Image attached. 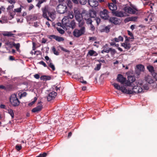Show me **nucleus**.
Returning <instances> with one entry per match:
<instances>
[{
	"label": "nucleus",
	"instance_id": "obj_1",
	"mask_svg": "<svg viewBox=\"0 0 157 157\" xmlns=\"http://www.w3.org/2000/svg\"><path fill=\"white\" fill-rule=\"evenodd\" d=\"M143 90V89L141 87L138 86H134L132 88V90L127 89L126 94H137L141 92Z\"/></svg>",
	"mask_w": 157,
	"mask_h": 157
},
{
	"label": "nucleus",
	"instance_id": "obj_2",
	"mask_svg": "<svg viewBox=\"0 0 157 157\" xmlns=\"http://www.w3.org/2000/svg\"><path fill=\"white\" fill-rule=\"evenodd\" d=\"M85 32V27L81 28L79 29H75L73 32V35L75 37H78Z\"/></svg>",
	"mask_w": 157,
	"mask_h": 157
},
{
	"label": "nucleus",
	"instance_id": "obj_3",
	"mask_svg": "<svg viewBox=\"0 0 157 157\" xmlns=\"http://www.w3.org/2000/svg\"><path fill=\"white\" fill-rule=\"evenodd\" d=\"M10 101L11 104L14 107L18 106L20 104V101L19 100L17 96L15 94H12L10 98Z\"/></svg>",
	"mask_w": 157,
	"mask_h": 157
},
{
	"label": "nucleus",
	"instance_id": "obj_4",
	"mask_svg": "<svg viewBox=\"0 0 157 157\" xmlns=\"http://www.w3.org/2000/svg\"><path fill=\"white\" fill-rule=\"evenodd\" d=\"M67 7L66 5L59 4L57 8V11L59 13H64L67 11Z\"/></svg>",
	"mask_w": 157,
	"mask_h": 157
},
{
	"label": "nucleus",
	"instance_id": "obj_5",
	"mask_svg": "<svg viewBox=\"0 0 157 157\" xmlns=\"http://www.w3.org/2000/svg\"><path fill=\"white\" fill-rule=\"evenodd\" d=\"M82 17L86 21V23L87 24L88 23H91L92 21L91 19L90 15L89 13H84L82 15Z\"/></svg>",
	"mask_w": 157,
	"mask_h": 157
},
{
	"label": "nucleus",
	"instance_id": "obj_6",
	"mask_svg": "<svg viewBox=\"0 0 157 157\" xmlns=\"http://www.w3.org/2000/svg\"><path fill=\"white\" fill-rule=\"evenodd\" d=\"M42 102L41 101L39 102L37 104L36 107L33 108L32 110V112L33 113H38L43 108V105H42Z\"/></svg>",
	"mask_w": 157,
	"mask_h": 157
},
{
	"label": "nucleus",
	"instance_id": "obj_7",
	"mask_svg": "<svg viewBox=\"0 0 157 157\" xmlns=\"http://www.w3.org/2000/svg\"><path fill=\"white\" fill-rule=\"evenodd\" d=\"M108 10L104 9L102 11H100V16L101 17L105 20L108 19L109 16L108 15Z\"/></svg>",
	"mask_w": 157,
	"mask_h": 157
},
{
	"label": "nucleus",
	"instance_id": "obj_8",
	"mask_svg": "<svg viewBox=\"0 0 157 157\" xmlns=\"http://www.w3.org/2000/svg\"><path fill=\"white\" fill-rule=\"evenodd\" d=\"M136 80L135 77L133 76L130 75L128 76V80L125 82L126 86H132V83L133 82Z\"/></svg>",
	"mask_w": 157,
	"mask_h": 157
},
{
	"label": "nucleus",
	"instance_id": "obj_9",
	"mask_svg": "<svg viewBox=\"0 0 157 157\" xmlns=\"http://www.w3.org/2000/svg\"><path fill=\"white\" fill-rule=\"evenodd\" d=\"M113 85L115 88L117 90H121L123 93L126 94L127 91V89L124 86H120L118 84L114 83L113 84Z\"/></svg>",
	"mask_w": 157,
	"mask_h": 157
},
{
	"label": "nucleus",
	"instance_id": "obj_10",
	"mask_svg": "<svg viewBox=\"0 0 157 157\" xmlns=\"http://www.w3.org/2000/svg\"><path fill=\"white\" fill-rule=\"evenodd\" d=\"M108 20L110 22L113 23L115 25L119 24L121 22L120 19L115 17H110L109 19H108Z\"/></svg>",
	"mask_w": 157,
	"mask_h": 157
},
{
	"label": "nucleus",
	"instance_id": "obj_11",
	"mask_svg": "<svg viewBox=\"0 0 157 157\" xmlns=\"http://www.w3.org/2000/svg\"><path fill=\"white\" fill-rule=\"evenodd\" d=\"M117 81L120 82L121 84H124L126 82V78L124 77L123 75L121 74H118L117 78Z\"/></svg>",
	"mask_w": 157,
	"mask_h": 157
},
{
	"label": "nucleus",
	"instance_id": "obj_12",
	"mask_svg": "<svg viewBox=\"0 0 157 157\" xmlns=\"http://www.w3.org/2000/svg\"><path fill=\"white\" fill-rule=\"evenodd\" d=\"M74 14L76 19L79 21L81 20V16L82 15L80 13V12L77 8H75L74 9Z\"/></svg>",
	"mask_w": 157,
	"mask_h": 157
},
{
	"label": "nucleus",
	"instance_id": "obj_13",
	"mask_svg": "<svg viewBox=\"0 0 157 157\" xmlns=\"http://www.w3.org/2000/svg\"><path fill=\"white\" fill-rule=\"evenodd\" d=\"M48 38L51 39H54L58 42L63 41L64 40V39L63 37L54 35H51L49 36Z\"/></svg>",
	"mask_w": 157,
	"mask_h": 157
},
{
	"label": "nucleus",
	"instance_id": "obj_14",
	"mask_svg": "<svg viewBox=\"0 0 157 157\" xmlns=\"http://www.w3.org/2000/svg\"><path fill=\"white\" fill-rule=\"evenodd\" d=\"M57 93L55 91H52L49 93L47 97V100L50 101L55 98L57 95Z\"/></svg>",
	"mask_w": 157,
	"mask_h": 157
},
{
	"label": "nucleus",
	"instance_id": "obj_15",
	"mask_svg": "<svg viewBox=\"0 0 157 157\" xmlns=\"http://www.w3.org/2000/svg\"><path fill=\"white\" fill-rule=\"evenodd\" d=\"M88 3L89 5L92 7H95L98 5V2L97 0H88Z\"/></svg>",
	"mask_w": 157,
	"mask_h": 157
},
{
	"label": "nucleus",
	"instance_id": "obj_16",
	"mask_svg": "<svg viewBox=\"0 0 157 157\" xmlns=\"http://www.w3.org/2000/svg\"><path fill=\"white\" fill-rule=\"evenodd\" d=\"M108 6L109 9L111 10L112 12L115 11L117 9V7L116 4L114 3H108Z\"/></svg>",
	"mask_w": 157,
	"mask_h": 157
},
{
	"label": "nucleus",
	"instance_id": "obj_17",
	"mask_svg": "<svg viewBox=\"0 0 157 157\" xmlns=\"http://www.w3.org/2000/svg\"><path fill=\"white\" fill-rule=\"evenodd\" d=\"M121 45L127 50H129L131 48V44L129 42H124L121 44Z\"/></svg>",
	"mask_w": 157,
	"mask_h": 157
},
{
	"label": "nucleus",
	"instance_id": "obj_18",
	"mask_svg": "<svg viewBox=\"0 0 157 157\" xmlns=\"http://www.w3.org/2000/svg\"><path fill=\"white\" fill-rule=\"evenodd\" d=\"M110 29V26L108 25L102 28H101L100 30L101 32H105L106 33H108L109 32Z\"/></svg>",
	"mask_w": 157,
	"mask_h": 157
},
{
	"label": "nucleus",
	"instance_id": "obj_19",
	"mask_svg": "<svg viewBox=\"0 0 157 157\" xmlns=\"http://www.w3.org/2000/svg\"><path fill=\"white\" fill-rule=\"evenodd\" d=\"M112 13L113 15H115L118 17H123L124 16L123 13L121 11H116L112 12Z\"/></svg>",
	"mask_w": 157,
	"mask_h": 157
},
{
	"label": "nucleus",
	"instance_id": "obj_20",
	"mask_svg": "<svg viewBox=\"0 0 157 157\" xmlns=\"http://www.w3.org/2000/svg\"><path fill=\"white\" fill-rule=\"evenodd\" d=\"M136 11H138L136 8H133V9L130 7H128L126 10V11H127L128 13L130 14H134L136 13Z\"/></svg>",
	"mask_w": 157,
	"mask_h": 157
},
{
	"label": "nucleus",
	"instance_id": "obj_21",
	"mask_svg": "<svg viewBox=\"0 0 157 157\" xmlns=\"http://www.w3.org/2000/svg\"><path fill=\"white\" fill-rule=\"evenodd\" d=\"M43 17L46 18L48 20L51 21V20L49 19L48 17L47 16V9L46 8H45L43 10Z\"/></svg>",
	"mask_w": 157,
	"mask_h": 157
},
{
	"label": "nucleus",
	"instance_id": "obj_22",
	"mask_svg": "<svg viewBox=\"0 0 157 157\" xmlns=\"http://www.w3.org/2000/svg\"><path fill=\"white\" fill-rule=\"evenodd\" d=\"M89 55L90 56H96L98 55V53L93 50H90L87 53V55Z\"/></svg>",
	"mask_w": 157,
	"mask_h": 157
},
{
	"label": "nucleus",
	"instance_id": "obj_23",
	"mask_svg": "<svg viewBox=\"0 0 157 157\" xmlns=\"http://www.w3.org/2000/svg\"><path fill=\"white\" fill-rule=\"evenodd\" d=\"M51 79V77L48 75H43L41 76L40 77L41 80H45L46 81L50 80Z\"/></svg>",
	"mask_w": 157,
	"mask_h": 157
},
{
	"label": "nucleus",
	"instance_id": "obj_24",
	"mask_svg": "<svg viewBox=\"0 0 157 157\" xmlns=\"http://www.w3.org/2000/svg\"><path fill=\"white\" fill-rule=\"evenodd\" d=\"M145 80L149 84L153 82V80L150 76H147L146 77H145Z\"/></svg>",
	"mask_w": 157,
	"mask_h": 157
},
{
	"label": "nucleus",
	"instance_id": "obj_25",
	"mask_svg": "<svg viewBox=\"0 0 157 157\" xmlns=\"http://www.w3.org/2000/svg\"><path fill=\"white\" fill-rule=\"evenodd\" d=\"M137 69L141 71H144V70L145 68L144 66L142 64L137 65L136 66Z\"/></svg>",
	"mask_w": 157,
	"mask_h": 157
},
{
	"label": "nucleus",
	"instance_id": "obj_26",
	"mask_svg": "<svg viewBox=\"0 0 157 157\" xmlns=\"http://www.w3.org/2000/svg\"><path fill=\"white\" fill-rule=\"evenodd\" d=\"M2 35L4 36L10 37L13 36L14 35V34L12 33L11 32H6L5 33H3Z\"/></svg>",
	"mask_w": 157,
	"mask_h": 157
},
{
	"label": "nucleus",
	"instance_id": "obj_27",
	"mask_svg": "<svg viewBox=\"0 0 157 157\" xmlns=\"http://www.w3.org/2000/svg\"><path fill=\"white\" fill-rule=\"evenodd\" d=\"M74 17V14L72 11H69L68 13V14L66 17L67 19H72Z\"/></svg>",
	"mask_w": 157,
	"mask_h": 157
},
{
	"label": "nucleus",
	"instance_id": "obj_28",
	"mask_svg": "<svg viewBox=\"0 0 157 157\" xmlns=\"http://www.w3.org/2000/svg\"><path fill=\"white\" fill-rule=\"evenodd\" d=\"M147 69L149 71L151 72V73L154 72V67L151 65H149L147 67Z\"/></svg>",
	"mask_w": 157,
	"mask_h": 157
},
{
	"label": "nucleus",
	"instance_id": "obj_29",
	"mask_svg": "<svg viewBox=\"0 0 157 157\" xmlns=\"http://www.w3.org/2000/svg\"><path fill=\"white\" fill-rule=\"evenodd\" d=\"M6 45H7L10 48H12L13 45V42L12 43L11 42L8 41L5 43Z\"/></svg>",
	"mask_w": 157,
	"mask_h": 157
},
{
	"label": "nucleus",
	"instance_id": "obj_30",
	"mask_svg": "<svg viewBox=\"0 0 157 157\" xmlns=\"http://www.w3.org/2000/svg\"><path fill=\"white\" fill-rule=\"evenodd\" d=\"M8 113L11 116L12 119H13L14 118V114L13 113V110L11 109L8 110Z\"/></svg>",
	"mask_w": 157,
	"mask_h": 157
},
{
	"label": "nucleus",
	"instance_id": "obj_31",
	"mask_svg": "<svg viewBox=\"0 0 157 157\" xmlns=\"http://www.w3.org/2000/svg\"><path fill=\"white\" fill-rule=\"evenodd\" d=\"M70 27H71L73 29L75 27V23L74 20L72 21L70 24Z\"/></svg>",
	"mask_w": 157,
	"mask_h": 157
},
{
	"label": "nucleus",
	"instance_id": "obj_32",
	"mask_svg": "<svg viewBox=\"0 0 157 157\" xmlns=\"http://www.w3.org/2000/svg\"><path fill=\"white\" fill-rule=\"evenodd\" d=\"M138 17H130L128 18L127 19H129L128 21H136Z\"/></svg>",
	"mask_w": 157,
	"mask_h": 157
},
{
	"label": "nucleus",
	"instance_id": "obj_33",
	"mask_svg": "<svg viewBox=\"0 0 157 157\" xmlns=\"http://www.w3.org/2000/svg\"><path fill=\"white\" fill-rule=\"evenodd\" d=\"M90 14L91 17L92 18L95 17L96 16V13L95 11H92L90 13Z\"/></svg>",
	"mask_w": 157,
	"mask_h": 157
},
{
	"label": "nucleus",
	"instance_id": "obj_34",
	"mask_svg": "<svg viewBox=\"0 0 157 157\" xmlns=\"http://www.w3.org/2000/svg\"><path fill=\"white\" fill-rule=\"evenodd\" d=\"M13 46L15 47L17 51H18V50L19 49V48L20 46V44L19 43L15 44L14 42H13Z\"/></svg>",
	"mask_w": 157,
	"mask_h": 157
},
{
	"label": "nucleus",
	"instance_id": "obj_35",
	"mask_svg": "<svg viewBox=\"0 0 157 157\" xmlns=\"http://www.w3.org/2000/svg\"><path fill=\"white\" fill-rule=\"evenodd\" d=\"M109 48H106L105 49H103L101 51V52L102 53H104V52L108 53L110 52V50L109 49Z\"/></svg>",
	"mask_w": 157,
	"mask_h": 157
},
{
	"label": "nucleus",
	"instance_id": "obj_36",
	"mask_svg": "<svg viewBox=\"0 0 157 157\" xmlns=\"http://www.w3.org/2000/svg\"><path fill=\"white\" fill-rule=\"evenodd\" d=\"M47 13L48 14V16L51 18H55V17L54 16V14L53 13H51L49 12L47 10Z\"/></svg>",
	"mask_w": 157,
	"mask_h": 157
},
{
	"label": "nucleus",
	"instance_id": "obj_37",
	"mask_svg": "<svg viewBox=\"0 0 157 157\" xmlns=\"http://www.w3.org/2000/svg\"><path fill=\"white\" fill-rule=\"evenodd\" d=\"M101 65V63L97 64V66L94 68V70L96 71L99 70L100 69Z\"/></svg>",
	"mask_w": 157,
	"mask_h": 157
},
{
	"label": "nucleus",
	"instance_id": "obj_38",
	"mask_svg": "<svg viewBox=\"0 0 157 157\" xmlns=\"http://www.w3.org/2000/svg\"><path fill=\"white\" fill-rule=\"evenodd\" d=\"M15 149L17 151H19L22 149V146L21 145L17 144L15 146Z\"/></svg>",
	"mask_w": 157,
	"mask_h": 157
},
{
	"label": "nucleus",
	"instance_id": "obj_39",
	"mask_svg": "<svg viewBox=\"0 0 157 157\" xmlns=\"http://www.w3.org/2000/svg\"><path fill=\"white\" fill-rule=\"evenodd\" d=\"M47 155V154L45 152H44L42 154H40L39 155L36 157H46Z\"/></svg>",
	"mask_w": 157,
	"mask_h": 157
},
{
	"label": "nucleus",
	"instance_id": "obj_40",
	"mask_svg": "<svg viewBox=\"0 0 157 157\" xmlns=\"http://www.w3.org/2000/svg\"><path fill=\"white\" fill-rule=\"evenodd\" d=\"M109 49L110 50V52L111 54L112 55H113L116 53V51L114 49L110 48Z\"/></svg>",
	"mask_w": 157,
	"mask_h": 157
},
{
	"label": "nucleus",
	"instance_id": "obj_41",
	"mask_svg": "<svg viewBox=\"0 0 157 157\" xmlns=\"http://www.w3.org/2000/svg\"><path fill=\"white\" fill-rule=\"evenodd\" d=\"M79 22V24H78V26L79 27L81 28H82V27H85L84 26H83L84 24V22L82 21H81V20L78 21Z\"/></svg>",
	"mask_w": 157,
	"mask_h": 157
},
{
	"label": "nucleus",
	"instance_id": "obj_42",
	"mask_svg": "<svg viewBox=\"0 0 157 157\" xmlns=\"http://www.w3.org/2000/svg\"><path fill=\"white\" fill-rule=\"evenodd\" d=\"M49 66L52 69L53 71H54L55 70V67L52 63H50L49 64Z\"/></svg>",
	"mask_w": 157,
	"mask_h": 157
},
{
	"label": "nucleus",
	"instance_id": "obj_43",
	"mask_svg": "<svg viewBox=\"0 0 157 157\" xmlns=\"http://www.w3.org/2000/svg\"><path fill=\"white\" fill-rule=\"evenodd\" d=\"M127 32L128 34L131 37V39H134V37L132 33L129 30H128Z\"/></svg>",
	"mask_w": 157,
	"mask_h": 157
},
{
	"label": "nucleus",
	"instance_id": "obj_44",
	"mask_svg": "<svg viewBox=\"0 0 157 157\" xmlns=\"http://www.w3.org/2000/svg\"><path fill=\"white\" fill-rule=\"evenodd\" d=\"M52 50L53 52L56 55H59V53L56 50L55 48L53 47L52 48Z\"/></svg>",
	"mask_w": 157,
	"mask_h": 157
},
{
	"label": "nucleus",
	"instance_id": "obj_45",
	"mask_svg": "<svg viewBox=\"0 0 157 157\" xmlns=\"http://www.w3.org/2000/svg\"><path fill=\"white\" fill-rule=\"evenodd\" d=\"M88 24H90V30L92 31H94L95 30V28L93 25L92 24V22L91 23H88Z\"/></svg>",
	"mask_w": 157,
	"mask_h": 157
},
{
	"label": "nucleus",
	"instance_id": "obj_46",
	"mask_svg": "<svg viewBox=\"0 0 157 157\" xmlns=\"http://www.w3.org/2000/svg\"><path fill=\"white\" fill-rule=\"evenodd\" d=\"M78 2L82 5L85 4L87 2L86 0H78Z\"/></svg>",
	"mask_w": 157,
	"mask_h": 157
},
{
	"label": "nucleus",
	"instance_id": "obj_47",
	"mask_svg": "<svg viewBox=\"0 0 157 157\" xmlns=\"http://www.w3.org/2000/svg\"><path fill=\"white\" fill-rule=\"evenodd\" d=\"M151 74L153 77L155 79V80L157 81V73L154 72Z\"/></svg>",
	"mask_w": 157,
	"mask_h": 157
},
{
	"label": "nucleus",
	"instance_id": "obj_48",
	"mask_svg": "<svg viewBox=\"0 0 157 157\" xmlns=\"http://www.w3.org/2000/svg\"><path fill=\"white\" fill-rule=\"evenodd\" d=\"M141 86H142V87L144 88V90H147L149 89V88L148 85L147 84H144V85H141Z\"/></svg>",
	"mask_w": 157,
	"mask_h": 157
},
{
	"label": "nucleus",
	"instance_id": "obj_49",
	"mask_svg": "<svg viewBox=\"0 0 157 157\" xmlns=\"http://www.w3.org/2000/svg\"><path fill=\"white\" fill-rule=\"evenodd\" d=\"M6 87V90H10L12 89L13 88V86L11 85H7Z\"/></svg>",
	"mask_w": 157,
	"mask_h": 157
},
{
	"label": "nucleus",
	"instance_id": "obj_50",
	"mask_svg": "<svg viewBox=\"0 0 157 157\" xmlns=\"http://www.w3.org/2000/svg\"><path fill=\"white\" fill-rule=\"evenodd\" d=\"M39 63L43 65L45 67H47V65L43 61H40V62H39Z\"/></svg>",
	"mask_w": 157,
	"mask_h": 157
},
{
	"label": "nucleus",
	"instance_id": "obj_51",
	"mask_svg": "<svg viewBox=\"0 0 157 157\" xmlns=\"http://www.w3.org/2000/svg\"><path fill=\"white\" fill-rule=\"evenodd\" d=\"M13 7H14V5H12L9 6H8V8H7V10L8 11H10V10L11 9H13Z\"/></svg>",
	"mask_w": 157,
	"mask_h": 157
},
{
	"label": "nucleus",
	"instance_id": "obj_52",
	"mask_svg": "<svg viewBox=\"0 0 157 157\" xmlns=\"http://www.w3.org/2000/svg\"><path fill=\"white\" fill-rule=\"evenodd\" d=\"M21 11V8H19L17 9H14V11L17 12H20Z\"/></svg>",
	"mask_w": 157,
	"mask_h": 157
},
{
	"label": "nucleus",
	"instance_id": "obj_53",
	"mask_svg": "<svg viewBox=\"0 0 157 157\" xmlns=\"http://www.w3.org/2000/svg\"><path fill=\"white\" fill-rule=\"evenodd\" d=\"M124 36L125 38V40L124 42H129L130 41V39H131L130 37H128L127 36Z\"/></svg>",
	"mask_w": 157,
	"mask_h": 157
},
{
	"label": "nucleus",
	"instance_id": "obj_54",
	"mask_svg": "<svg viewBox=\"0 0 157 157\" xmlns=\"http://www.w3.org/2000/svg\"><path fill=\"white\" fill-rule=\"evenodd\" d=\"M61 49L62 50L64 51V52H67V53H70V52L68 50H67L64 48H63V47H61Z\"/></svg>",
	"mask_w": 157,
	"mask_h": 157
},
{
	"label": "nucleus",
	"instance_id": "obj_55",
	"mask_svg": "<svg viewBox=\"0 0 157 157\" xmlns=\"http://www.w3.org/2000/svg\"><path fill=\"white\" fill-rule=\"evenodd\" d=\"M118 38L119 41H123L124 39L123 38L122 36H118Z\"/></svg>",
	"mask_w": 157,
	"mask_h": 157
},
{
	"label": "nucleus",
	"instance_id": "obj_56",
	"mask_svg": "<svg viewBox=\"0 0 157 157\" xmlns=\"http://www.w3.org/2000/svg\"><path fill=\"white\" fill-rule=\"evenodd\" d=\"M141 72V71L136 69V70L135 72L136 73L137 75H139L140 74V72Z\"/></svg>",
	"mask_w": 157,
	"mask_h": 157
},
{
	"label": "nucleus",
	"instance_id": "obj_57",
	"mask_svg": "<svg viewBox=\"0 0 157 157\" xmlns=\"http://www.w3.org/2000/svg\"><path fill=\"white\" fill-rule=\"evenodd\" d=\"M34 77L35 78L37 79H39L40 77V75L38 74H36L34 75Z\"/></svg>",
	"mask_w": 157,
	"mask_h": 157
},
{
	"label": "nucleus",
	"instance_id": "obj_58",
	"mask_svg": "<svg viewBox=\"0 0 157 157\" xmlns=\"http://www.w3.org/2000/svg\"><path fill=\"white\" fill-rule=\"evenodd\" d=\"M58 31L59 33H61V34H63L65 32L62 29H59L58 30Z\"/></svg>",
	"mask_w": 157,
	"mask_h": 157
},
{
	"label": "nucleus",
	"instance_id": "obj_59",
	"mask_svg": "<svg viewBox=\"0 0 157 157\" xmlns=\"http://www.w3.org/2000/svg\"><path fill=\"white\" fill-rule=\"evenodd\" d=\"M67 6L70 8H71L72 6V3L71 1H68L67 4Z\"/></svg>",
	"mask_w": 157,
	"mask_h": 157
},
{
	"label": "nucleus",
	"instance_id": "obj_60",
	"mask_svg": "<svg viewBox=\"0 0 157 157\" xmlns=\"http://www.w3.org/2000/svg\"><path fill=\"white\" fill-rule=\"evenodd\" d=\"M27 95V93L26 92H24L23 93H22L21 94V97H24L26 96Z\"/></svg>",
	"mask_w": 157,
	"mask_h": 157
},
{
	"label": "nucleus",
	"instance_id": "obj_61",
	"mask_svg": "<svg viewBox=\"0 0 157 157\" xmlns=\"http://www.w3.org/2000/svg\"><path fill=\"white\" fill-rule=\"evenodd\" d=\"M96 20L97 24V25H98L100 22V19L99 18H97L96 19Z\"/></svg>",
	"mask_w": 157,
	"mask_h": 157
},
{
	"label": "nucleus",
	"instance_id": "obj_62",
	"mask_svg": "<svg viewBox=\"0 0 157 157\" xmlns=\"http://www.w3.org/2000/svg\"><path fill=\"white\" fill-rule=\"evenodd\" d=\"M0 89H4L5 90H6V86L2 85H0Z\"/></svg>",
	"mask_w": 157,
	"mask_h": 157
},
{
	"label": "nucleus",
	"instance_id": "obj_63",
	"mask_svg": "<svg viewBox=\"0 0 157 157\" xmlns=\"http://www.w3.org/2000/svg\"><path fill=\"white\" fill-rule=\"evenodd\" d=\"M35 46H36V44H35V43L34 42H33V51H34L36 49Z\"/></svg>",
	"mask_w": 157,
	"mask_h": 157
},
{
	"label": "nucleus",
	"instance_id": "obj_64",
	"mask_svg": "<svg viewBox=\"0 0 157 157\" xmlns=\"http://www.w3.org/2000/svg\"><path fill=\"white\" fill-rule=\"evenodd\" d=\"M112 41H114L116 42H119V40H118V39L117 38H114V39H113V40H112Z\"/></svg>",
	"mask_w": 157,
	"mask_h": 157
}]
</instances>
